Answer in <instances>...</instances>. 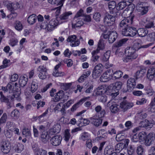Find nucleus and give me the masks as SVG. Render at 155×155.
<instances>
[{
	"mask_svg": "<svg viewBox=\"0 0 155 155\" xmlns=\"http://www.w3.org/2000/svg\"><path fill=\"white\" fill-rule=\"evenodd\" d=\"M136 49L134 47L126 48L125 50V53L126 55L123 59L124 62L126 63L130 62L136 59L137 56V54L136 53Z\"/></svg>",
	"mask_w": 155,
	"mask_h": 155,
	"instance_id": "1",
	"label": "nucleus"
},
{
	"mask_svg": "<svg viewBox=\"0 0 155 155\" xmlns=\"http://www.w3.org/2000/svg\"><path fill=\"white\" fill-rule=\"evenodd\" d=\"M154 124L153 120H149L147 119L141 121L139 124V126L135 128L132 131L133 133H135L137 132L140 131L142 127L146 129H150Z\"/></svg>",
	"mask_w": 155,
	"mask_h": 155,
	"instance_id": "2",
	"label": "nucleus"
},
{
	"mask_svg": "<svg viewBox=\"0 0 155 155\" xmlns=\"http://www.w3.org/2000/svg\"><path fill=\"white\" fill-rule=\"evenodd\" d=\"M134 18V16H132L122 20L119 23V27L120 28L124 27L125 28L131 26L133 23Z\"/></svg>",
	"mask_w": 155,
	"mask_h": 155,
	"instance_id": "3",
	"label": "nucleus"
},
{
	"mask_svg": "<svg viewBox=\"0 0 155 155\" xmlns=\"http://www.w3.org/2000/svg\"><path fill=\"white\" fill-rule=\"evenodd\" d=\"M155 139V134L151 132L146 135L145 139L144 144L146 146H150L153 142Z\"/></svg>",
	"mask_w": 155,
	"mask_h": 155,
	"instance_id": "4",
	"label": "nucleus"
},
{
	"mask_svg": "<svg viewBox=\"0 0 155 155\" xmlns=\"http://www.w3.org/2000/svg\"><path fill=\"white\" fill-rule=\"evenodd\" d=\"M113 72L112 70L108 69L105 72L100 78V81L102 82H106L111 78L112 79V73Z\"/></svg>",
	"mask_w": 155,
	"mask_h": 155,
	"instance_id": "5",
	"label": "nucleus"
},
{
	"mask_svg": "<svg viewBox=\"0 0 155 155\" xmlns=\"http://www.w3.org/2000/svg\"><path fill=\"white\" fill-rule=\"evenodd\" d=\"M115 20V17L109 14H106L104 19L105 24L108 26H111L113 25Z\"/></svg>",
	"mask_w": 155,
	"mask_h": 155,
	"instance_id": "6",
	"label": "nucleus"
},
{
	"mask_svg": "<svg viewBox=\"0 0 155 155\" xmlns=\"http://www.w3.org/2000/svg\"><path fill=\"white\" fill-rule=\"evenodd\" d=\"M32 149L35 155H47V152L42 148H40L37 144L32 146Z\"/></svg>",
	"mask_w": 155,
	"mask_h": 155,
	"instance_id": "7",
	"label": "nucleus"
},
{
	"mask_svg": "<svg viewBox=\"0 0 155 155\" xmlns=\"http://www.w3.org/2000/svg\"><path fill=\"white\" fill-rule=\"evenodd\" d=\"M114 102V100H110L108 102L107 106H110V110L112 113H116L119 110V105Z\"/></svg>",
	"mask_w": 155,
	"mask_h": 155,
	"instance_id": "8",
	"label": "nucleus"
},
{
	"mask_svg": "<svg viewBox=\"0 0 155 155\" xmlns=\"http://www.w3.org/2000/svg\"><path fill=\"white\" fill-rule=\"evenodd\" d=\"M102 69L103 66L101 64H99L96 65L93 70L92 77L94 78L98 77L102 72Z\"/></svg>",
	"mask_w": 155,
	"mask_h": 155,
	"instance_id": "9",
	"label": "nucleus"
},
{
	"mask_svg": "<svg viewBox=\"0 0 155 155\" xmlns=\"http://www.w3.org/2000/svg\"><path fill=\"white\" fill-rule=\"evenodd\" d=\"M67 41L71 43L70 45L72 47L78 46L80 44L79 40L77 39L76 36L74 35L69 36Z\"/></svg>",
	"mask_w": 155,
	"mask_h": 155,
	"instance_id": "10",
	"label": "nucleus"
},
{
	"mask_svg": "<svg viewBox=\"0 0 155 155\" xmlns=\"http://www.w3.org/2000/svg\"><path fill=\"white\" fill-rule=\"evenodd\" d=\"M11 146L10 143L7 141H4L2 143L1 150L4 153H7L10 151Z\"/></svg>",
	"mask_w": 155,
	"mask_h": 155,
	"instance_id": "11",
	"label": "nucleus"
},
{
	"mask_svg": "<svg viewBox=\"0 0 155 155\" xmlns=\"http://www.w3.org/2000/svg\"><path fill=\"white\" fill-rule=\"evenodd\" d=\"M58 21L56 18L51 20L48 24V30L51 31L53 30L58 24Z\"/></svg>",
	"mask_w": 155,
	"mask_h": 155,
	"instance_id": "12",
	"label": "nucleus"
},
{
	"mask_svg": "<svg viewBox=\"0 0 155 155\" xmlns=\"http://www.w3.org/2000/svg\"><path fill=\"white\" fill-rule=\"evenodd\" d=\"M72 24L73 28L80 27L83 25L84 22L83 19L81 18L74 17Z\"/></svg>",
	"mask_w": 155,
	"mask_h": 155,
	"instance_id": "13",
	"label": "nucleus"
},
{
	"mask_svg": "<svg viewBox=\"0 0 155 155\" xmlns=\"http://www.w3.org/2000/svg\"><path fill=\"white\" fill-rule=\"evenodd\" d=\"M135 79L133 78H129L127 82V89L128 91H131L136 85Z\"/></svg>",
	"mask_w": 155,
	"mask_h": 155,
	"instance_id": "14",
	"label": "nucleus"
},
{
	"mask_svg": "<svg viewBox=\"0 0 155 155\" xmlns=\"http://www.w3.org/2000/svg\"><path fill=\"white\" fill-rule=\"evenodd\" d=\"M101 118L99 117L97 118L95 116L90 118V121L91 123L96 127H98L100 126L102 124V120Z\"/></svg>",
	"mask_w": 155,
	"mask_h": 155,
	"instance_id": "15",
	"label": "nucleus"
},
{
	"mask_svg": "<svg viewBox=\"0 0 155 155\" xmlns=\"http://www.w3.org/2000/svg\"><path fill=\"white\" fill-rule=\"evenodd\" d=\"M134 105L132 103L128 102L125 101L122 102L120 104V107L123 109L124 111H126L128 109L132 107Z\"/></svg>",
	"mask_w": 155,
	"mask_h": 155,
	"instance_id": "16",
	"label": "nucleus"
},
{
	"mask_svg": "<svg viewBox=\"0 0 155 155\" xmlns=\"http://www.w3.org/2000/svg\"><path fill=\"white\" fill-rule=\"evenodd\" d=\"M61 137L59 135H57L53 137L51 141V144L54 146H57L59 145L61 142Z\"/></svg>",
	"mask_w": 155,
	"mask_h": 155,
	"instance_id": "17",
	"label": "nucleus"
},
{
	"mask_svg": "<svg viewBox=\"0 0 155 155\" xmlns=\"http://www.w3.org/2000/svg\"><path fill=\"white\" fill-rule=\"evenodd\" d=\"M155 68L153 67L149 68L147 70V77L150 81L152 80L155 77Z\"/></svg>",
	"mask_w": 155,
	"mask_h": 155,
	"instance_id": "18",
	"label": "nucleus"
},
{
	"mask_svg": "<svg viewBox=\"0 0 155 155\" xmlns=\"http://www.w3.org/2000/svg\"><path fill=\"white\" fill-rule=\"evenodd\" d=\"M146 69L144 67L140 68L139 70L137 71L136 73V78L137 79L138 78L143 77L145 75Z\"/></svg>",
	"mask_w": 155,
	"mask_h": 155,
	"instance_id": "19",
	"label": "nucleus"
},
{
	"mask_svg": "<svg viewBox=\"0 0 155 155\" xmlns=\"http://www.w3.org/2000/svg\"><path fill=\"white\" fill-rule=\"evenodd\" d=\"M128 6V7L130 8H132L133 5H129L128 3H127L125 0L123 2H120L117 6V9L118 10H121L123 9L126 6Z\"/></svg>",
	"mask_w": 155,
	"mask_h": 155,
	"instance_id": "20",
	"label": "nucleus"
},
{
	"mask_svg": "<svg viewBox=\"0 0 155 155\" xmlns=\"http://www.w3.org/2000/svg\"><path fill=\"white\" fill-rule=\"evenodd\" d=\"M95 109L98 117L102 118L104 116L105 112L104 110L102 109V108L100 106H97L95 107Z\"/></svg>",
	"mask_w": 155,
	"mask_h": 155,
	"instance_id": "21",
	"label": "nucleus"
},
{
	"mask_svg": "<svg viewBox=\"0 0 155 155\" xmlns=\"http://www.w3.org/2000/svg\"><path fill=\"white\" fill-rule=\"evenodd\" d=\"M117 38V34L115 31H109L108 41L110 43H113Z\"/></svg>",
	"mask_w": 155,
	"mask_h": 155,
	"instance_id": "22",
	"label": "nucleus"
},
{
	"mask_svg": "<svg viewBox=\"0 0 155 155\" xmlns=\"http://www.w3.org/2000/svg\"><path fill=\"white\" fill-rule=\"evenodd\" d=\"M87 99V97H85L81 99L79 102L73 106L71 108V111L72 112L74 111L80 106L85 102Z\"/></svg>",
	"mask_w": 155,
	"mask_h": 155,
	"instance_id": "23",
	"label": "nucleus"
},
{
	"mask_svg": "<svg viewBox=\"0 0 155 155\" xmlns=\"http://www.w3.org/2000/svg\"><path fill=\"white\" fill-rule=\"evenodd\" d=\"M137 9L138 11L141 12L142 15L146 14L148 11V8L146 7H144L143 5L138 3L137 5Z\"/></svg>",
	"mask_w": 155,
	"mask_h": 155,
	"instance_id": "24",
	"label": "nucleus"
},
{
	"mask_svg": "<svg viewBox=\"0 0 155 155\" xmlns=\"http://www.w3.org/2000/svg\"><path fill=\"white\" fill-rule=\"evenodd\" d=\"M116 3L115 1H112L109 2L108 3V8L109 10V12L111 14L114 13L115 11V8L116 7Z\"/></svg>",
	"mask_w": 155,
	"mask_h": 155,
	"instance_id": "25",
	"label": "nucleus"
},
{
	"mask_svg": "<svg viewBox=\"0 0 155 155\" xmlns=\"http://www.w3.org/2000/svg\"><path fill=\"white\" fill-rule=\"evenodd\" d=\"M137 33L139 36L141 37H143L147 35L148 33V30L144 28H139L137 30Z\"/></svg>",
	"mask_w": 155,
	"mask_h": 155,
	"instance_id": "26",
	"label": "nucleus"
},
{
	"mask_svg": "<svg viewBox=\"0 0 155 155\" xmlns=\"http://www.w3.org/2000/svg\"><path fill=\"white\" fill-rule=\"evenodd\" d=\"M41 140L42 142L44 143H46L48 141L50 136L48 134V132L47 131L44 132V133H42L41 136Z\"/></svg>",
	"mask_w": 155,
	"mask_h": 155,
	"instance_id": "27",
	"label": "nucleus"
},
{
	"mask_svg": "<svg viewBox=\"0 0 155 155\" xmlns=\"http://www.w3.org/2000/svg\"><path fill=\"white\" fill-rule=\"evenodd\" d=\"M13 88L11 82L8 83L6 87H2V90L4 91L5 92H8L10 94L13 92Z\"/></svg>",
	"mask_w": 155,
	"mask_h": 155,
	"instance_id": "28",
	"label": "nucleus"
},
{
	"mask_svg": "<svg viewBox=\"0 0 155 155\" xmlns=\"http://www.w3.org/2000/svg\"><path fill=\"white\" fill-rule=\"evenodd\" d=\"M60 126L58 124H56L52 128L50 129L49 130V133L50 135H53L54 134L59 133L60 131Z\"/></svg>",
	"mask_w": 155,
	"mask_h": 155,
	"instance_id": "29",
	"label": "nucleus"
},
{
	"mask_svg": "<svg viewBox=\"0 0 155 155\" xmlns=\"http://www.w3.org/2000/svg\"><path fill=\"white\" fill-rule=\"evenodd\" d=\"M72 14V13L70 12H64L60 16V20L65 21L68 19L69 16Z\"/></svg>",
	"mask_w": 155,
	"mask_h": 155,
	"instance_id": "30",
	"label": "nucleus"
},
{
	"mask_svg": "<svg viewBox=\"0 0 155 155\" xmlns=\"http://www.w3.org/2000/svg\"><path fill=\"white\" fill-rule=\"evenodd\" d=\"M118 91L108 89H107L106 91V93L107 94L110 95L112 97V98H114L119 94Z\"/></svg>",
	"mask_w": 155,
	"mask_h": 155,
	"instance_id": "31",
	"label": "nucleus"
},
{
	"mask_svg": "<svg viewBox=\"0 0 155 155\" xmlns=\"http://www.w3.org/2000/svg\"><path fill=\"white\" fill-rule=\"evenodd\" d=\"M122 74L123 73L121 71H116L112 74V79L114 80L119 79L122 77Z\"/></svg>",
	"mask_w": 155,
	"mask_h": 155,
	"instance_id": "32",
	"label": "nucleus"
},
{
	"mask_svg": "<svg viewBox=\"0 0 155 155\" xmlns=\"http://www.w3.org/2000/svg\"><path fill=\"white\" fill-rule=\"evenodd\" d=\"M28 81V78L25 76L21 77L19 80V83L20 86L23 87L27 84Z\"/></svg>",
	"mask_w": 155,
	"mask_h": 155,
	"instance_id": "33",
	"label": "nucleus"
},
{
	"mask_svg": "<svg viewBox=\"0 0 155 155\" xmlns=\"http://www.w3.org/2000/svg\"><path fill=\"white\" fill-rule=\"evenodd\" d=\"M14 148L17 153H20L24 149V145L20 143H17L15 144Z\"/></svg>",
	"mask_w": 155,
	"mask_h": 155,
	"instance_id": "34",
	"label": "nucleus"
},
{
	"mask_svg": "<svg viewBox=\"0 0 155 155\" xmlns=\"http://www.w3.org/2000/svg\"><path fill=\"white\" fill-rule=\"evenodd\" d=\"M37 17L35 14H33L29 16L27 19L28 22L31 25L33 24L36 21Z\"/></svg>",
	"mask_w": 155,
	"mask_h": 155,
	"instance_id": "35",
	"label": "nucleus"
},
{
	"mask_svg": "<svg viewBox=\"0 0 155 155\" xmlns=\"http://www.w3.org/2000/svg\"><path fill=\"white\" fill-rule=\"evenodd\" d=\"M37 27L40 28L41 29H46L48 30V24L47 21H42L41 22H38L36 24Z\"/></svg>",
	"mask_w": 155,
	"mask_h": 155,
	"instance_id": "36",
	"label": "nucleus"
},
{
	"mask_svg": "<svg viewBox=\"0 0 155 155\" xmlns=\"http://www.w3.org/2000/svg\"><path fill=\"white\" fill-rule=\"evenodd\" d=\"M78 121L79 122V124L81 126L86 125L88 124L90 122V118L89 120H88L87 119H84L82 117H80Z\"/></svg>",
	"mask_w": 155,
	"mask_h": 155,
	"instance_id": "37",
	"label": "nucleus"
},
{
	"mask_svg": "<svg viewBox=\"0 0 155 155\" xmlns=\"http://www.w3.org/2000/svg\"><path fill=\"white\" fill-rule=\"evenodd\" d=\"M127 41V39L124 38L121 39L115 43L114 45V47H119L125 44Z\"/></svg>",
	"mask_w": 155,
	"mask_h": 155,
	"instance_id": "38",
	"label": "nucleus"
},
{
	"mask_svg": "<svg viewBox=\"0 0 155 155\" xmlns=\"http://www.w3.org/2000/svg\"><path fill=\"white\" fill-rule=\"evenodd\" d=\"M64 96L63 91H60L56 93L55 97V101H58L60 99H62Z\"/></svg>",
	"mask_w": 155,
	"mask_h": 155,
	"instance_id": "39",
	"label": "nucleus"
},
{
	"mask_svg": "<svg viewBox=\"0 0 155 155\" xmlns=\"http://www.w3.org/2000/svg\"><path fill=\"white\" fill-rule=\"evenodd\" d=\"M146 39L148 41H155V32H153L148 34Z\"/></svg>",
	"mask_w": 155,
	"mask_h": 155,
	"instance_id": "40",
	"label": "nucleus"
},
{
	"mask_svg": "<svg viewBox=\"0 0 155 155\" xmlns=\"http://www.w3.org/2000/svg\"><path fill=\"white\" fill-rule=\"evenodd\" d=\"M0 101L1 102L6 103L8 102V101H9L8 98L10 97V95H8L7 97H5L2 92H0Z\"/></svg>",
	"mask_w": 155,
	"mask_h": 155,
	"instance_id": "41",
	"label": "nucleus"
},
{
	"mask_svg": "<svg viewBox=\"0 0 155 155\" xmlns=\"http://www.w3.org/2000/svg\"><path fill=\"white\" fill-rule=\"evenodd\" d=\"M94 19L96 21L99 22L101 18V13L99 12H96L93 14Z\"/></svg>",
	"mask_w": 155,
	"mask_h": 155,
	"instance_id": "42",
	"label": "nucleus"
},
{
	"mask_svg": "<svg viewBox=\"0 0 155 155\" xmlns=\"http://www.w3.org/2000/svg\"><path fill=\"white\" fill-rule=\"evenodd\" d=\"M36 80H34L32 82L31 91L32 93L35 92L38 89V84L36 82Z\"/></svg>",
	"mask_w": 155,
	"mask_h": 155,
	"instance_id": "43",
	"label": "nucleus"
},
{
	"mask_svg": "<svg viewBox=\"0 0 155 155\" xmlns=\"http://www.w3.org/2000/svg\"><path fill=\"white\" fill-rule=\"evenodd\" d=\"M122 85V84L121 82L119 81L116 82L112 89L118 91L121 88Z\"/></svg>",
	"mask_w": 155,
	"mask_h": 155,
	"instance_id": "44",
	"label": "nucleus"
},
{
	"mask_svg": "<svg viewBox=\"0 0 155 155\" xmlns=\"http://www.w3.org/2000/svg\"><path fill=\"white\" fill-rule=\"evenodd\" d=\"M129 32V36L133 37L135 36L137 33L136 28L134 27H131L130 26Z\"/></svg>",
	"mask_w": 155,
	"mask_h": 155,
	"instance_id": "45",
	"label": "nucleus"
},
{
	"mask_svg": "<svg viewBox=\"0 0 155 155\" xmlns=\"http://www.w3.org/2000/svg\"><path fill=\"white\" fill-rule=\"evenodd\" d=\"M15 28L17 30L21 31L23 28V26L20 21H16L15 24Z\"/></svg>",
	"mask_w": 155,
	"mask_h": 155,
	"instance_id": "46",
	"label": "nucleus"
},
{
	"mask_svg": "<svg viewBox=\"0 0 155 155\" xmlns=\"http://www.w3.org/2000/svg\"><path fill=\"white\" fill-rule=\"evenodd\" d=\"M130 26L126 27L123 29L122 30V34L123 35L126 36H129V30Z\"/></svg>",
	"mask_w": 155,
	"mask_h": 155,
	"instance_id": "47",
	"label": "nucleus"
},
{
	"mask_svg": "<svg viewBox=\"0 0 155 155\" xmlns=\"http://www.w3.org/2000/svg\"><path fill=\"white\" fill-rule=\"evenodd\" d=\"M110 52L109 51H106L104 54L102 58V60L104 61H107L110 57Z\"/></svg>",
	"mask_w": 155,
	"mask_h": 155,
	"instance_id": "48",
	"label": "nucleus"
},
{
	"mask_svg": "<svg viewBox=\"0 0 155 155\" xmlns=\"http://www.w3.org/2000/svg\"><path fill=\"white\" fill-rule=\"evenodd\" d=\"M19 112L17 109H15L11 113V116L15 119L18 118L19 115Z\"/></svg>",
	"mask_w": 155,
	"mask_h": 155,
	"instance_id": "49",
	"label": "nucleus"
},
{
	"mask_svg": "<svg viewBox=\"0 0 155 155\" xmlns=\"http://www.w3.org/2000/svg\"><path fill=\"white\" fill-rule=\"evenodd\" d=\"M85 14L84 13L83 10L81 9L77 12L74 17L80 18V17H84L85 15Z\"/></svg>",
	"mask_w": 155,
	"mask_h": 155,
	"instance_id": "50",
	"label": "nucleus"
},
{
	"mask_svg": "<svg viewBox=\"0 0 155 155\" xmlns=\"http://www.w3.org/2000/svg\"><path fill=\"white\" fill-rule=\"evenodd\" d=\"M22 134L25 137L30 136L31 133L30 130L28 128H25L22 130Z\"/></svg>",
	"mask_w": 155,
	"mask_h": 155,
	"instance_id": "51",
	"label": "nucleus"
},
{
	"mask_svg": "<svg viewBox=\"0 0 155 155\" xmlns=\"http://www.w3.org/2000/svg\"><path fill=\"white\" fill-rule=\"evenodd\" d=\"M123 145L124 143H118L117 144L115 147V150L116 152H119L120 151L124 148Z\"/></svg>",
	"mask_w": 155,
	"mask_h": 155,
	"instance_id": "52",
	"label": "nucleus"
},
{
	"mask_svg": "<svg viewBox=\"0 0 155 155\" xmlns=\"http://www.w3.org/2000/svg\"><path fill=\"white\" fill-rule=\"evenodd\" d=\"M7 118L6 114V113H4L0 119V125L5 123L6 122Z\"/></svg>",
	"mask_w": 155,
	"mask_h": 155,
	"instance_id": "53",
	"label": "nucleus"
},
{
	"mask_svg": "<svg viewBox=\"0 0 155 155\" xmlns=\"http://www.w3.org/2000/svg\"><path fill=\"white\" fill-rule=\"evenodd\" d=\"M146 135V133L144 132H140L138 134L139 140L141 141L145 140Z\"/></svg>",
	"mask_w": 155,
	"mask_h": 155,
	"instance_id": "54",
	"label": "nucleus"
},
{
	"mask_svg": "<svg viewBox=\"0 0 155 155\" xmlns=\"http://www.w3.org/2000/svg\"><path fill=\"white\" fill-rule=\"evenodd\" d=\"M53 75L55 77H61L64 76V72L58 71V70H54Z\"/></svg>",
	"mask_w": 155,
	"mask_h": 155,
	"instance_id": "55",
	"label": "nucleus"
},
{
	"mask_svg": "<svg viewBox=\"0 0 155 155\" xmlns=\"http://www.w3.org/2000/svg\"><path fill=\"white\" fill-rule=\"evenodd\" d=\"M105 47V45L104 43V40L102 39H101L99 41L97 47L102 50L104 49Z\"/></svg>",
	"mask_w": 155,
	"mask_h": 155,
	"instance_id": "56",
	"label": "nucleus"
},
{
	"mask_svg": "<svg viewBox=\"0 0 155 155\" xmlns=\"http://www.w3.org/2000/svg\"><path fill=\"white\" fill-rule=\"evenodd\" d=\"M134 149L132 146H130L127 148V153L129 155H132L134 153Z\"/></svg>",
	"mask_w": 155,
	"mask_h": 155,
	"instance_id": "57",
	"label": "nucleus"
},
{
	"mask_svg": "<svg viewBox=\"0 0 155 155\" xmlns=\"http://www.w3.org/2000/svg\"><path fill=\"white\" fill-rule=\"evenodd\" d=\"M71 137V135L69 133V130L68 129L66 130L65 131L64 134V140L68 141Z\"/></svg>",
	"mask_w": 155,
	"mask_h": 155,
	"instance_id": "58",
	"label": "nucleus"
},
{
	"mask_svg": "<svg viewBox=\"0 0 155 155\" xmlns=\"http://www.w3.org/2000/svg\"><path fill=\"white\" fill-rule=\"evenodd\" d=\"M138 116L140 119H143L146 118L147 116V114L144 112H142L140 113H138Z\"/></svg>",
	"mask_w": 155,
	"mask_h": 155,
	"instance_id": "59",
	"label": "nucleus"
},
{
	"mask_svg": "<svg viewBox=\"0 0 155 155\" xmlns=\"http://www.w3.org/2000/svg\"><path fill=\"white\" fill-rule=\"evenodd\" d=\"M37 70L40 73L46 72L47 71L46 67L42 65L39 66Z\"/></svg>",
	"mask_w": 155,
	"mask_h": 155,
	"instance_id": "60",
	"label": "nucleus"
},
{
	"mask_svg": "<svg viewBox=\"0 0 155 155\" xmlns=\"http://www.w3.org/2000/svg\"><path fill=\"white\" fill-rule=\"evenodd\" d=\"M20 93L21 91H16L15 93L13 94V96L15 97V98L18 101H20L21 100V97L20 95Z\"/></svg>",
	"mask_w": 155,
	"mask_h": 155,
	"instance_id": "61",
	"label": "nucleus"
},
{
	"mask_svg": "<svg viewBox=\"0 0 155 155\" xmlns=\"http://www.w3.org/2000/svg\"><path fill=\"white\" fill-rule=\"evenodd\" d=\"M137 153L140 155H142L143 152V149L141 146H140L137 147Z\"/></svg>",
	"mask_w": 155,
	"mask_h": 155,
	"instance_id": "62",
	"label": "nucleus"
},
{
	"mask_svg": "<svg viewBox=\"0 0 155 155\" xmlns=\"http://www.w3.org/2000/svg\"><path fill=\"white\" fill-rule=\"evenodd\" d=\"M80 139L83 141H85V140H87V139H88V134L87 133H84L82 134Z\"/></svg>",
	"mask_w": 155,
	"mask_h": 155,
	"instance_id": "63",
	"label": "nucleus"
},
{
	"mask_svg": "<svg viewBox=\"0 0 155 155\" xmlns=\"http://www.w3.org/2000/svg\"><path fill=\"white\" fill-rule=\"evenodd\" d=\"M145 27L147 28H154V24L153 21H148L145 25Z\"/></svg>",
	"mask_w": 155,
	"mask_h": 155,
	"instance_id": "64",
	"label": "nucleus"
}]
</instances>
